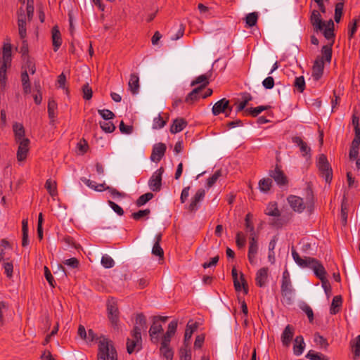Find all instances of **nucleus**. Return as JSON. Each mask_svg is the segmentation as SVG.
<instances>
[{
  "label": "nucleus",
  "instance_id": "nucleus-1",
  "mask_svg": "<svg viewBox=\"0 0 360 360\" xmlns=\"http://www.w3.org/2000/svg\"><path fill=\"white\" fill-rule=\"evenodd\" d=\"M34 1L27 0L26 9L20 7L17 11L18 33L21 39L27 37V21L30 22L34 15Z\"/></svg>",
  "mask_w": 360,
  "mask_h": 360
},
{
  "label": "nucleus",
  "instance_id": "nucleus-2",
  "mask_svg": "<svg viewBox=\"0 0 360 360\" xmlns=\"http://www.w3.org/2000/svg\"><path fill=\"white\" fill-rule=\"evenodd\" d=\"M332 45L333 43L330 45L323 46L321 49L322 56H318L313 65L312 67V73L311 76L314 79L318 81L322 77L324 69V62L323 59L326 61L330 63L332 58Z\"/></svg>",
  "mask_w": 360,
  "mask_h": 360
},
{
  "label": "nucleus",
  "instance_id": "nucleus-3",
  "mask_svg": "<svg viewBox=\"0 0 360 360\" xmlns=\"http://www.w3.org/2000/svg\"><path fill=\"white\" fill-rule=\"evenodd\" d=\"M97 360H117V352L112 340L101 337L98 345Z\"/></svg>",
  "mask_w": 360,
  "mask_h": 360
},
{
  "label": "nucleus",
  "instance_id": "nucleus-4",
  "mask_svg": "<svg viewBox=\"0 0 360 360\" xmlns=\"http://www.w3.org/2000/svg\"><path fill=\"white\" fill-rule=\"evenodd\" d=\"M290 207L296 212L302 213L307 208L309 213L314 207V199L311 191L307 192L306 201L296 195H290L287 198Z\"/></svg>",
  "mask_w": 360,
  "mask_h": 360
},
{
  "label": "nucleus",
  "instance_id": "nucleus-5",
  "mask_svg": "<svg viewBox=\"0 0 360 360\" xmlns=\"http://www.w3.org/2000/svg\"><path fill=\"white\" fill-rule=\"evenodd\" d=\"M11 45L5 44L3 47L2 58L0 60V88L6 85V69L11 63Z\"/></svg>",
  "mask_w": 360,
  "mask_h": 360
},
{
  "label": "nucleus",
  "instance_id": "nucleus-6",
  "mask_svg": "<svg viewBox=\"0 0 360 360\" xmlns=\"http://www.w3.org/2000/svg\"><path fill=\"white\" fill-rule=\"evenodd\" d=\"M317 167L323 177L327 183H330L333 178L332 168L325 155L321 154L319 157Z\"/></svg>",
  "mask_w": 360,
  "mask_h": 360
},
{
  "label": "nucleus",
  "instance_id": "nucleus-7",
  "mask_svg": "<svg viewBox=\"0 0 360 360\" xmlns=\"http://www.w3.org/2000/svg\"><path fill=\"white\" fill-rule=\"evenodd\" d=\"M132 339H127V350L129 354H132L136 347L137 350H139L141 345V333L140 332V328L138 326H134V329L131 332Z\"/></svg>",
  "mask_w": 360,
  "mask_h": 360
},
{
  "label": "nucleus",
  "instance_id": "nucleus-8",
  "mask_svg": "<svg viewBox=\"0 0 360 360\" xmlns=\"http://www.w3.org/2000/svg\"><path fill=\"white\" fill-rule=\"evenodd\" d=\"M107 311L111 323L114 327H117L119 322V310L117 301L112 297L108 300Z\"/></svg>",
  "mask_w": 360,
  "mask_h": 360
},
{
  "label": "nucleus",
  "instance_id": "nucleus-9",
  "mask_svg": "<svg viewBox=\"0 0 360 360\" xmlns=\"http://www.w3.org/2000/svg\"><path fill=\"white\" fill-rule=\"evenodd\" d=\"M164 168L160 167L157 169L148 180V186L153 192H158L162 188V176L164 173Z\"/></svg>",
  "mask_w": 360,
  "mask_h": 360
},
{
  "label": "nucleus",
  "instance_id": "nucleus-10",
  "mask_svg": "<svg viewBox=\"0 0 360 360\" xmlns=\"http://www.w3.org/2000/svg\"><path fill=\"white\" fill-rule=\"evenodd\" d=\"M292 256L295 263L302 268L312 269L313 266H314L317 262V259L315 258L309 257H304V258L300 257L294 248L292 249Z\"/></svg>",
  "mask_w": 360,
  "mask_h": 360
},
{
  "label": "nucleus",
  "instance_id": "nucleus-11",
  "mask_svg": "<svg viewBox=\"0 0 360 360\" xmlns=\"http://www.w3.org/2000/svg\"><path fill=\"white\" fill-rule=\"evenodd\" d=\"M258 252L257 236L256 233H251L250 236L249 249L248 257L250 264H255L256 255Z\"/></svg>",
  "mask_w": 360,
  "mask_h": 360
},
{
  "label": "nucleus",
  "instance_id": "nucleus-12",
  "mask_svg": "<svg viewBox=\"0 0 360 360\" xmlns=\"http://www.w3.org/2000/svg\"><path fill=\"white\" fill-rule=\"evenodd\" d=\"M231 274H232V277L233 279V285H234V288H235L236 290L240 291L241 290V287H243L244 293L248 294V288L247 282L244 278L243 274L240 273V278L241 281V284H240V281H238V272H237V270L236 269V268H233V269L231 271Z\"/></svg>",
  "mask_w": 360,
  "mask_h": 360
},
{
  "label": "nucleus",
  "instance_id": "nucleus-13",
  "mask_svg": "<svg viewBox=\"0 0 360 360\" xmlns=\"http://www.w3.org/2000/svg\"><path fill=\"white\" fill-rule=\"evenodd\" d=\"M310 22L315 32L322 31L325 26V22L322 20L321 15L317 10H314L311 12Z\"/></svg>",
  "mask_w": 360,
  "mask_h": 360
},
{
  "label": "nucleus",
  "instance_id": "nucleus-14",
  "mask_svg": "<svg viewBox=\"0 0 360 360\" xmlns=\"http://www.w3.org/2000/svg\"><path fill=\"white\" fill-rule=\"evenodd\" d=\"M269 176L274 179L278 186H285L288 184L287 176L278 165L274 170H271Z\"/></svg>",
  "mask_w": 360,
  "mask_h": 360
},
{
  "label": "nucleus",
  "instance_id": "nucleus-15",
  "mask_svg": "<svg viewBox=\"0 0 360 360\" xmlns=\"http://www.w3.org/2000/svg\"><path fill=\"white\" fill-rule=\"evenodd\" d=\"M167 147L165 143H158L153 146L150 160L153 162H160L165 155Z\"/></svg>",
  "mask_w": 360,
  "mask_h": 360
},
{
  "label": "nucleus",
  "instance_id": "nucleus-16",
  "mask_svg": "<svg viewBox=\"0 0 360 360\" xmlns=\"http://www.w3.org/2000/svg\"><path fill=\"white\" fill-rule=\"evenodd\" d=\"M205 195V191L204 189H198L194 196L191 198V203L188 205V210L190 212H195L198 207V203L201 202Z\"/></svg>",
  "mask_w": 360,
  "mask_h": 360
},
{
  "label": "nucleus",
  "instance_id": "nucleus-17",
  "mask_svg": "<svg viewBox=\"0 0 360 360\" xmlns=\"http://www.w3.org/2000/svg\"><path fill=\"white\" fill-rule=\"evenodd\" d=\"M18 143L19 146L17 151V159L18 161H23L26 159L29 151L30 140L26 139Z\"/></svg>",
  "mask_w": 360,
  "mask_h": 360
},
{
  "label": "nucleus",
  "instance_id": "nucleus-18",
  "mask_svg": "<svg viewBox=\"0 0 360 360\" xmlns=\"http://www.w3.org/2000/svg\"><path fill=\"white\" fill-rule=\"evenodd\" d=\"M229 108V101L222 98L218 101L212 107V112L214 115H218L223 112H226V110Z\"/></svg>",
  "mask_w": 360,
  "mask_h": 360
},
{
  "label": "nucleus",
  "instance_id": "nucleus-19",
  "mask_svg": "<svg viewBox=\"0 0 360 360\" xmlns=\"http://www.w3.org/2000/svg\"><path fill=\"white\" fill-rule=\"evenodd\" d=\"M295 333V328L291 325H288L285 328L281 335V341L284 346L288 347L292 340Z\"/></svg>",
  "mask_w": 360,
  "mask_h": 360
},
{
  "label": "nucleus",
  "instance_id": "nucleus-20",
  "mask_svg": "<svg viewBox=\"0 0 360 360\" xmlns=\"http://www.w3.org/2000/svg\"><path fill=\"white\" fill-rule=\"evenodd\" d=\"M177 328V321H172L169 323L168 326V329L166 333L164 335L161 345H169L171 341V338L174 335Z\"/></svg>",
  "mask_w": 360,
  "mask_h": 360
},
{
  "label": "nucleus",
  "instance_id": "nucleus-21",
  "mask_svg": "<svg viewBox=\"0 0 360 360\" xmlns=\"http://www.w3.org/2000/svg\"><path fill=\"white\" fill-rule=\"evenodd\" d=\"M269 269L267 267H262L259 269L256 274V284L260 287H264L267 281Z\"/></svg>",
  "mask_w": 360,
  "mask_h": 360
},
{
  "label": "nucleus",
  "instance_id": "nucleus-22",
  "mask_svg": "<svg viewBox=\"0 0 360 360\" xmlns=\"http://www.w3.org/2000/svg\"><path fill=\"white\" fill-rule=\"evenodd\" d=\"M292 141L300 148V150L302 153V156L306 157L308 155L310 156L311 148L307 146V143L302 139V138L299 136H293L292 138Z\"/></svg>",
  "mask_w": 360,
  "mask_h": 360
},
{
  "label": "nucleus",
  "instance_id": "nucleus-23",
  "mask_svg": "<svg viewBox=\"0 0 360 360\" xmlns=\"http://www.w3.org/2000/svg\"><path fill=\"white\" fill-rule=\"evenodd\" d=\"M51 35L53 51L56 52L58 50L62 44L61 34L57 25L52 28Z\"/></svg>",
  "mask_w": 360,
  "mask_h": 360
},
{
  "label": "nucleus",
  "instance_id": "nucleus-24",
  "mask_svg": "<svg viewBox=\"0 0 360 360\" xmlns=\"http://www.w3.org/2000/svg\"><path fill=\"white\" fill-rule=\"evenodd\" d=\"M305 343L304 341V338L302 335H298L294 340L293 344V352L296 356L301 355L304 349Z\"/></svg>",
  "mask_w": 360,
  "mask_h": 360
},
{
  "label": "nucleus",
  "instance_id": "nucleus-25",
  "mask_svg": "<svg viewBox=\"0 0 360 360\" xmlns=\"http://www.w3.org/2000/svg\"><path fill=\"white\" fill-rule=\"evenodd\" d=\"M323 34L326 39L328 40L332 39L334 41L335 34H334V22L332 20H329L325 22L323 27Z\"/></svg>",
  "mask_w": 360,
  "mask_h": 360
},
{
  "label": "nucleus",
  "instance_id": "nucleus-26",
  "mask_svg": "<svg viewBox=\"0 0 360 360\" xmlns=\"http://www.w3.org/2000/svg\"><path fill=\"white\" fill-rule=\"evenodd\" d=\"M190 321L186 325V328L184 335V345H186L187 346L190 345V340L192 337L193 332L197 329L198 326L196 323H191Z\"/></svg>",
  "mask_w": 360,
  "mask_h": 360
},
{
  "label": "nucleus",
  "instance_id": "nucleus-27",
  "mask_svg": "<svg viewBox=\"0 0 360 360\" xmlns=\"http://www.w3.org/2000/svg\"><path fill=\"white\" fill-rule=\"evenodd\" d=\"M13 130L15 134V141L17 143L22 142L27 138L25 137V129L22 124L15 123L13 125Z\"/></svg>",
  "mask_w": 360,
  "mask_h": 360
},
{
  "label": "nucleus",
  "instance_id": "nucleus-28",
  "mask_svg": "<svg viewBox=\"0 0 360 360\" xmlns=\"http://www.w3.org/2000/svg\"><path fill=\"white\" fill-rule=\"evenodd\" d=\"M187 126V122L184 118H177L174 120L170 127L172 134H176L181 131Z\"/></svg>",
  "mask_w": 360,
  "mask_h": 360
},
{
  "label": "nucleus",
  "instance_id": "nucleus-29",
  "mask_svg": "<svg viewBox=\"0 0 360 360\" xmlns=\"http://www.w3.org/2000/svg\"><path fill=\"white\" fill-rule=\"evenodd\" d=\"M129 89L133 94H136L139 90V77L135 74H131L128 82Z\"/></svg>",
  "mask_w": 360,
  "mask_h": 360
},
{
  "label": "nucleus",
  "instance_id": "nucleus-30",
  "mask_svg": "<svg viewBox=\"0 0 360 360\" xmlns=\"http://www.w3.org/2000/svg\"><path fill=\"white\" fill-rule=\"evenodd\" d=\"M202 87H196L193 89L186 97L185 102L187 103H193L201 97Z\"/></svg>",
  "mask_w": 360,
  "mask_h": 360
},
{
  "label": "nucleus",
  "instance_id": "nucleus-31",
  "mask_svg": "<svg viewBox=\"0 0 360 360\" xmlns=\"http://www.w3.org/2000/svg\"><path fill=\"white\" fill-rule=\"evenodd\" d=\"M316 276L321 281L326 279V271L322 264L317 260L316 263L312 268Z\"/></svg>",
  "mask_w": 360,
  "mask_h": 360
},
{
  "label": "nucleus",
  "instance_id": "nucleus-32",
  "mask_svg": "<svg viewBox=\"0 0 360 360\" xmlns=\"http://www.w3.org/2000/svg\"><path fill=\"white\" fill-rule=\"evenodd\" d=\"M342 304V299L341 296L340 295L335 296L332 300V303H331L330 309V313L331 314H338L340 310Z\"/></svg>",
  "mask_w": 360,
  "mask_h": 360
},
{
  "label": "nucleus",
  "instance_id": "nucleus-33",
  "mask_svg": "<svg viewBox=\"0 0 360 360\" xmlns=\"http://www.w3.org/2000/svg\"><path fill=\"white\" fill-rule=\"evenodd\" d=\"M162 331L163 328L162 325L157 322L156 320H154L153 323L149 330V334L151 338V340L153 341V340L155 339V342H157L158 338L157 337H155V335L162 333Z\"/></svg>",
  "mask_w": 360,
  "mask_h": 360
},
{
  "label": "nucleus",
  "instance_id": "nucleus-34",
  "mask_svg": "<svg viewBox=\"0 0 360 360\" xmlns=\"http://www.w3.org/2000/svg\"><path fill=\"white\" fill-rule=\"evenodd\" d=\"M270 108L269 105H260L256 108H250L244 110L245 115H251L252 117H257L262 111L267 110Z\"/></svg>",
  "mask_w": 360,
  "mask_h": 360
},
{
  "label": "nucleus",
  "instance_id": "nucleus-35",
  "mask_svg": "<svg viewBox=\"0 0 360 360\" xmlns=\"http://www.w3.org/2000/svg\"><path fill=\"white\" fill-rule=\"evenodd\" d=\"M210 75H201L195 78V80L192 81L191 83V86H193L198 84H201L198 87H202L203 90L205 87L209 84V77Z\"/></svg>",
  "mask_w": 360,
  "mask_h": 360
},
{
  "label": "nucleus",
  "instance_id": "nucleus-36",
  "mask_svg": "<svg viewBox=\"0 0 360 360\" xmlns=\"http://www.w3.org/2000/svg\"><path fill=\"white\" fill-rule=\"evenodd\" d=\"M21 82L25 94H29L31 91L29 75L26 70L21 73Z\"/></svg>",
  "mask_w": 360,
  "mask_h": 360
},
{
  "label": "nucleus",
  "instance_id": "nucleus-37",
  "mask_svg": "<svg viewBox=\"0 0 360 360\" xmlns=\"http://www.w3.org/2000/svg\"><path fill=\"white\" fill-rule=\"evenodd\" d=\"M243 101L236 107V113L243 110L248 103L252 100V96L249 93H243L242 94Z\"/></svg>",
  "mask_w": 360,
  "mask_h": 360
},
{
  "label": "nucleus",
  "instance_id": "nucleus-38",
  "mask_svg": "<svg viewBox=\"0 0 360 360\" xmlns=\"http://www.w3.org/2000/svg\"><path fill=\"white\" fill-rule=\"evenodd\" d=\"M265 213L266 214L272 217H279L281 214V212L278 209L277 204L275 202H271L269 203V205L266 207Z\"/></svg>",
  "mask_w": 360,
  "mask_h": 360
},
{
  "label": "nucleus",
  "instance_id": "nucleus-39",
  "mask_svg": "<svg viewBox=\"0 0 360 360\" xmlns=\"http://www.w3.org/2000/svg\"><path fill=\"white\" fill-rule=\"evenodd\" d=\"M48 114L51 120V124H53L56 117V110L57 109V103L54 100H49L48 103Z\"/></svg>",
  "mask_w": 360,
  "mask_h": 360
},
{
  "label": "nucleus",
  "instance_id": "nucleus-40",
  "mask_svg": "<svg viewBox=\"0 0 360 360\" xmlns=\"http://www.w3.org/2000/svg\"><path fill=\"white\" fill-rule=\"evenodd\" d=\"M45 188L52 197L57 195V184L55 181H53L51 179H47L45 184Z\"/></svg>",
  "mask_w": 360,
  "mask_h": 360
},
{
  "label": "nucleus",
  "instance_id": "nucleus-41",
  "mask_svg": "<svg viewBox=\"0 0 360 360\" xmlns=\"http://www.w3.org/2000/svg\"><path fill=\"white\" fill-rule=\"evenodd\" d=\"M292 292L291 281H282L281 293L283 297H288Z\"/></svg>",
  "mask_w": 360,
  "mask_h": 360
},
{
  "label": "nucleus",
  "instance_id": "nucleus-42",
  "mask_svg": "<svg viewBox=\"0 0 360 360\" xmlns=\"http://www.w3.org/2000/svg\"><path fill=\"white\" fill-rule=\"evenodd\" d=\"M272 185V180L269 178H264L259 181V188L261 191L268 192Z\"/></svg>",
  "mask_w": 360,
  "mask_h": 360
},
{
  "label": "nucleus",
  "instance_id": "nucleus-43",
  "mask_svg": "<svg viewBox=\"0 0 360 360\" xmlns=\"http://www.w3.org/2000/svg\"><path fill=\"white\" fill-rule=\"evenodd\" d=\"M180 360H191V352L189 346L184 345L179 350Z\"/></svg>",
  "mask_w": 360,
  "mask_h": 360
},
{
  "label": "nucleus",
  "instance_id": "nucleus-44",
  "mask_svg": "<svg viewBox=\"0 0 360 360\" xmlns=\"http://www.w3.org/2000/svg\"><path fill=\"white\" fill-rule=\"evenodd\" d=\"M258 14L256 12L250 13L245 17V22L248 27H251L257 24Z\"/></svg>",
  "mask_w": 360,
  "mask_h": 360
},
{
  "label": "nucleus",
  "instance_id": "nucleus-45",
  "mask_svg": "<svg viewBox=\"0 0 360 360\" xmlns=\"http://www.w3.org/2000/svg\"><path fill=\"white\" fill-rule=\"evenodd\" d=\"M160 352L167 360H172L174 353L169 345H161Z\"/></svg>",
  "mask_w": 360,
  "mask_h": 360
},
{
  "label": "nucleus",
  "instance_id": "nucleus-46",
  "mask_svg": "<svg viewBox=\"0 0 360 360\" xmlns=\"http://www.w3.org/2000/svg\"><path fill=\"white\" fill-rule=\"evenodd\" d=\"M154 197L152 193H146L142 195H141L136 202V205L138 207H141L144 205L146 202L150 200Z\"/></svg>",
  "mask_w": 360,
  "mask_h": 360
},
{
  "label": "nucleus",
  "instance_id": "nucleus-47",
  "mask_svg": "<svg viewBox=\"0 0 360 360\" xmlns=\"http://www.w3.org/2000/svg\"><path fill=\"white\" fill-rule=\"evenodd\" d=\"M306 357L310 360H328L327 357L319 352H316L314 350H309L306 355Z\"/></svg>",
  "mask_w": 360,
  "mask_h": 360
},
{
  "label": "nucleus",
  "instance_id": "nucleus-48",
  "mask_svg": "<svg viewBox=\"0 0 360 360\" xmlns=\"http://www.w3.org/2000/svg\"><path fill=\"white\" fill-rule=\"evenodd\" d=\"M343 8H344L343 2H338L335 4L334 18H335V21L337 23H338L340 21V19H341V17L342 15Z\"/></svg>",
  "mask_w": 360,
  "mask_h": 360
},
{
  "label": "nucleus",
  "instance_id": "nucleus-49",
  "mask_svg": "<svg viewBox=\"0 0 360 360\" xmlns=\"http://www.w3.org/2000/svg\"><path fill=\"white\" fill-rule=\"evenodd\" d=\"M99 124L102 130L106 133H111L115 129L114 124L109 120L100 122Z\"/></svg>",
  "mask_w": 360,
  "mask_h": 360
},
{
  "label": "nucleus",
  "instance_id": "nucleus-50",
  "mask_svg": "<svg viewBox=\"0 0 360 360\" xmlns=\"http://www.w3.org/2000/svg\"><path fill=\"white\" fill-rule=\"evenodd\" d=\"M294 86L300 93L303 92L305 89V81L303 76L297 77L295 79Z\"/></svg>",
  "mask_w": 360,
  "mask_h": 360
},
{
  "label": "nucleus",
  "instance_id": "nucleus-51",
  "mask_svg": "<svg viewBox=\"0 0 360 360\" xmlns=\"http://www.w3.org/2000/svg\"><path fill=\"white\" fill-rule=\"evenodd\" d=\"M101 263L102 266L106 269L112 268L115 265V261L108 255H104L102 257Z\"/></svg>",
  "mask_w": 360,
  "mask_h": 360
},
{
  "label": "nucleus",
  "instance_id": "nucleus-52",
  "mask_svg": "<svg viewBox=\"0 0 360 360\" xmlns=\"http://www.w3.org/2000/svg\"><path fill=\"white\" fill-rule=\"evenodd\" d=\"M314 340L315 343L319 345L321 347L326 349L327 347L328 346L327 340L318 333L314 334Z\"/></svg>",
  "mask_w": 360,
  "mask_h": 360
},
{
  "label": "nucleus",
  "instance_id": "nucleus-53",
  "mask_svg": "<svg viewBox=\"0 0 360 360\" xmlns=\"http://www.w3.org/2000/svg\"><path fill=\"white\" fill-rule=\"evenodd\" d=\"M135 326H139L140 332H141L142 329H145L146 328V319L143 314H138L136 315Z\"/></svg>",
  "mask_w": 360,
  "mask_h": 360
},
{
  "label": "nucleus",
  "instance_id": "nucleus-54",
  "mask_svg": "<svg viewBox=\"0 0 360 360\" xmlns=\"http://www.w3.org/2000/svg\"><path fill=\"white\" fill-rule=\"evenodd\" d=\"M167 121L164 120L160 115L153 119V129H159L166 124Z\"/></svg>",
  "mask_w": 360,
  "mask_h": 360
},
{
  "label": "nucleus",
  "instance_id": "nucleus-55",
  "mask_svg": "<svg viewBox=\"0 0 360 360\" xmlns=\"http://www.w3.org/2000/svg\"><path fill=\"white\" fill-rule=\"evenodd\" d=\"M24 68L27 71L28 70L32 75H34L36 72L35 63L29 56L27 57Z\"/></svg>",
  "mask_w": 360,
  "mask_h": 360
},
{
  "label": "nucleus",
  "instance_id": "nucleus-56",
  "mask_svg": "<svg viewBox=\"0 0 360 360\" xmlns=\"http://www.w3.org/2000/svg\"><path fill=\"white\" fill-rule=\"evenodd\" d=\"M221 170L219 169L214 172V174L210 176L207 181V187L210 188L212 187L219 179L220 176H221Z\"/></svg>",
  "mask_w": 360,
  "mask_h": 360
},
{
  "label": "nucleus",
  "instance_id": "nucleus-57",
  "mask_svg": "<svg viewBox=\"0 0 360 360\" xmlns=\"http://www.w3.org/2000/svg\"><path fill=\"white\" fill-rule=\"evenodd\" d=\"M98 112L105 121L112 120L115 117V114L108 109L98 110Z\"/></svg>",
  "mask_w": 360,
  "mask_h": 360
},
{
  "label": "nucleus",
  "instance_id": "nucleus-58",
  "mask_svg": "<svg viewBox=\"0 0 360 360\" xmlns=\"http://www.w3.org/2000/svg\"><path fill=\"white\" fill-rule=\"evenodd\" d=\"M82 93L84 99L90 100L92 98L93 91L89 83H86L82 86Z\"/></svg>",
  "mask_w": 360,
  "mask_h": 360
},
{
  "label": "nucleus",
  "instance_id": "nucleus-59",
  "mask_svg": "<svg viewBox=\"0 0 360 360\" xmlns=\"http://www.w3.org/2000/svg\"><path fill=\"white\" fill-rule=\"evenodd\" d=\"M236 243L239 248H243L245 245V236L242 232L239 231L236 233Z\"/></svg>",
  "mask_w": 360,
  "mask_h": 360
},
{
  "label": "nucleus",
  "instance_id": "nucleus-60",
  "mask_svg": "<svg viewBox=\"0 0 360 360\" xmlns=\"http://www.w3.org/2000/svg\"><path fill=\"white\" fill-rule=\"evenodd\" d=\"M347 205L345 198H343L341 205V217L344 224L347 223Z\"/></svg>",
  "mask_w": 360,
  "mask_h": 360
},
{
  "label": "nucleus",
  "instance_id": "nucleus-61",
  "mask_svg": "<svg viewBox=\"0 0 360 360\" xmlns=\"http://www.w3.org/2000/svg\"><path fill=\"white\" fill-rule=\"evenodd\" d=\"M152 254L155 256L159 257L160 259H163L164 251L160 244L154 243L152 249Z\"/></svg>",
  "mask_w": 360,
  "mask_h": 360
},
{
  "label": "nucleus",
  "instance_id": "nucleus-62",
  "mask_svg": "<svg viewBox=\"0 0 360 360\" xmlns=\"http://www.w3.org/2000/svg\"><path fill=\"white\" fill-rule=\"evenodd\" d=\"M252 217V215L248 213L246 216H245V228L247 229V231H250V234L251 233H256L255 231V227H254V225L251 222V219Z\"/></svg>",
  "mask_w": 360,
  "mask_h": 360
},
{
  "label": "nucleus",
  "instance_id": "nucleus-63",
  "mask_svg": "<svg viewBox=\"0 0 360 360\" xmlns=\"http://www.w3.org/2000/svg\"><path fill=\"white\" fill-rule=\"evenodd\" d=\"M150 211L149 209H146L143 210H139L136 212H134L131 214V217L135 220H140L142 217H146L150 214Z\"/></svg>",
  "mask_w": 360,
  "mask_h": 360
},
{
  "label": "nucleus",
  "instance_id": "nucleus-64",
  "mask_svg": "<svg viewBox=\"0 0 360 360\" xmlns=\"http://www.w3.org/2000/svg\"><path fill=\"white\" fill-rule=\"evenodd\" d=\"M263 86L266 89H271L274 86V79L272 77L269 76L262 82Z\"/></svg>",
  "mask_w": 360,
  "mask_h": 360
}]
</instances>
